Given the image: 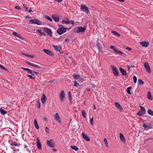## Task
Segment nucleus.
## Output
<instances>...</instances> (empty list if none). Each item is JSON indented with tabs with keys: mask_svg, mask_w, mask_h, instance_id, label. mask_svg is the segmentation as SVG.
Listing matches in <instances>:
<instances>
[{
	"mask_svg": "<svg viewBox=\"0 0 153 153\" xmlns=\"http://www.w3.org/2000/svg\"><path fill=\"white\" fill-rule=\"evenodd\" d=\"M53 47L54 48V49L56 51H59L60 49V47L59 46L54 45H52Z\"/></svg>",
	"mask_w": 153,
	"mask_h": 153,
	"instance_id": "obj_22",
	"label": "nucleus"
},
{
	"mask_svg": "<svg viewBox=\"0 0 153 153\" xmlns=\"http://www.w3.org/2000/svg\"><path fill=\"white\" fill-rule=\"evenodd\" d=\"M80 9L82 11H84L87 14H88L89 13L88 7H86L85 5L81 4Z\"/></svg>",
	"mask_w": 153,
	"mask_h": 153,
	"instance_id": "obj_4",
	"label": "nucleus"
},
{
	"mask_svg": "<svg viewBox=\"0 0 153 153\" xmlns=\"http://www.w3.org/2000/svg\"><path fill=\"white\" fill-rule=\"evenodd\" d=\"M140 111L145 114L146 113V110L144 108L141 106H140Z\"/></svg>",
	"mask_w": 153,
	"mask_h": 153,
	"instance_id": "obj_33",
	"label": "nucleus"
},
{
	"mask_svg": "<svg viewBox=\"0 0 153 153\" xmlns=\"http://www.w3.org/2000/svg\"><path fill=\"white\" fill-rule=\"evenodd\" d=\"M138 85H142L144 83V82L140 79L138 80Z\"/></svg>",
	"mask_w": 153,
	"mask_h": 153,
	"instance_id": "obj_34",
	"label": "nucleus"
},
{
	"mask_svg": "<svg viewBox=\"0 0 153 153\" xmlns=\"http://www.w3.org/2000/svg\"><path fill=\"white\" fill-rule=\"evenodd\" d=\"M54 118L56 121L59 122L60 123H61V118H60L59 116L57 113L55 114L54 115Z\"/></svg>",
	"mask_w": 153,
	"mask_h": 153,
	"instance_id": "obj_12",
	"label": "nucleus"
},
{
	"mask_svg": "<svg viewBox=\"0 0 153 153\" xmlns=\"http://www.w3.org/2000/svg\"><path fill=\"white\" fill-rule=\"evenodd\" d=\"M34 76V75H32V76L31 75H28V74H27L26 75V76L27 77H29L31 79H34L35 77H33V76Z\"/></svg>",
	"mask_w": 153,
	"mask_h": 153,
	"instance_id": "obj_41",
	"label": "nucleus"
},
{
	"mask_svg": "<svg viewBox=\"0 0 153 153\" xmlns=\"http://www.w3.org/2000/svg\"><path fill=\"white\" fill-rule=\"evenodd\" d=\"M47 145L52 148H53L55 146V144L54 143L53 140H48L47 141Z\"/></svg>",
	"mask_w": 153,
	"mask_h": 153,
	"instance_id": "obj_5",
	"label": "nucleus"
},
{
	"mask_svg": "<svg viewBox=\"0 0 153 153\" xmlns=\"http://www.w3.org/2000/svg\"><path fill=\"white\" fill-rule=\"evenodd\" d=\"M144 67H149V65L147 62H145L144 63Z\"/></svg>",
	"mask_w": 153,
	"mask_h": 153,
	"instance_id": "obj_47",
	"label": "nucleus"
},
{
	"mask_svg": "<svg viewBox=\"0 0 153 153\" xmlns=\"http://www.w3.org/2000/svg\"><path fill=\"white\" fill-rule=\"evenodd\" d=\"M133 80L134 83H136L137 81V78L136 76H133Z\"/></svg>",
	"mask_w": 153,
	"mask_h": 153,
	"instance_id": "obj_45",
	"label": "nucleus"
},
{
	"mask_svg": "<svg viewBox=\"0 0 153 153\" xmlns=\"http://www.w3.org/2000/svg\"><path fill=\"white\" fill-rule=\"evenodd\" d=\"M73 82L74 83V86L75 87H77L79 85V84L76 81H74Z\"/></svg>",
	"mask_w": 153,
	"mask_h": 153,
	"instance_id": "obj_36",
	"label": "nucleus"
},
{
	"mask_svg": "<svg viewBox=\"0 0 153 153\" xmlns=\"http://www.w3.org/2000/svg\"><path fill=\"white\" fill-rule=\"evenodd\" d=\"M148 113L150 115L153 116V111L151 109H148Z\"/></svg>",
	"mask_w": 153,
	"mask_h": 153,
	"instance_id": "obj_35",
	"label": "nucleus"
},
{
	"mask_svg": "<svg viewBox=\"0 0 153 153\" xmlns=\"http://www.w3.org/2000/svg\"><path fill=\"white\" fill-rule=\"evenodd\" d=\"M119 50H118L117 49V48H116V49H114V52H115L116 53H118V52L119 51Z\"/></svg>",
	"mask_w": 153,
	"mask_h": 153,
	"instance_id": "obj_51",
	"label": "nucleus"
},
{
	"mask_svg": "<svg viewBox=\"0 0 153 153\" xmlns=\"http://www.w3.org/2000/svg\"><path fill=\"white\" fill-rule=\"evenodd\" d=\"M90 122L91 123V125H93V117H92V118H91L90 120Z\"/></svg>",
	"mask_w": 153,
	"mask_h": 153,
	"instance_id": "obj_46",
	"label": "nucleus"
},
{
	"mask_svg": "<svg viewBox=\"0 0 153 153\" xmlns=\"http://www.w3.org/2000/svg\"><path fill=\"white\" fill-rule=\"evenodd\" d=\"M66 31V28L63 27L62 25H61V27L59 28L57 30V32L59 35H61Z\"/></svg>",
	"mask_w": 153,
	"mask_h": 153,
	"instance_id": "obj_1",
	"label": "nucleus"
},
{
	"mask_svg": "<svg viewBox=\"0 0 153 153\" xmlns=\"http://www.w3.org/2000/svg\"><path fill=\"white\" fill-rule=\"evenodd\" d=\"M82 116L84 118H86V113L85 111V110H83L82 111Z\"/></svg>",
	"mask_w": 153,
	"mask_h": 153,
	"instance_id": "obj_30",
	"label": "nucleus"
},
{
	"mask_svg": "<svg viewBox=\"0 0 153 153\" xmlns=\"http://www.w3.org/2000/svg\"><path fill=\"white\" fill-rule=\"evenodd\" d=\"M34 126L36 129H39V127L37 121H36V119H35L34 121Z\"/></svg>",
	"mask_w": 153,
	"mask_h": 153,
	"instance_id": "obj_23",
	"label": "nucleus"
},
{
	"mask_svg": "<svg viewBox=\"0 0 153 153\" xmlns=\"http://www.w3.org/2000/svg\"><path fill=\"white\" fill-rule=\"evenodd\" d=\"M82 135L83 138L86 141H90V139L89 138L88 136L85 134L84 133H82Z\"/></svg>",
	"mask_w": 153,
	"mask_h": 153,
	"instance_id": "obj_14",
	"label": "nucleus"
},
{
	"mask_svg": "<svg viewBox=\"0 0 153 153\" xmlns=\"http://www.w3.org/2000/svg\"><path fill=\"white\" fill-rule=\"evenodd\" d=\"M120 139L123 142L125 141V139L124 137L123 136V134L122 133H120Z\"/></svg>",
	"mask_w": 153,
	"mask_h": 153,
	"instance_id": "obj_21",
	"label": "nucleus"
},
{
	"mask_svg": "<svg viewBox=\"0 0 153 153\" xmlns=\"http://www.w3.org/2000/svg\"><path fill=\"white\" fill-rule=\"evenodd\" d=\"M111 33H113L114 35L115 36H117L118 37H119L120 36V35L119 33L117 32H116L112 31H111Z\"/></svg>",
	"mask_w": 153,
	"mask_h": 153,
	"instance_id": "obj_28",
	"label": "nucleus"
},
{
	"mask_svg": "<svg viewBox=\"0 0 153 153\" xmlns=\"http://www.w3.org/2000/svg\"><path fill=\"white\" fill-rule=\"evenodd\" d=\"M140 45L143 47L147 48L149 46V43L146 41H143L140 42Z\"/></svg>",
	"mask_w": 153,
	"mask_h": 153,
	"instance_id": "obj_9",
	"label": "nucleus"
},
{
	"mask_svg": "<svg viewBox=\"0 0 153 153\" xmlns=\"http://www.w3.org/2000/svg\"><path fill=\"white\" fill-rule=\"evenodd\" d=\"M92 87L93 88H94L96 87V86L95 85L93 84L92 85Z\"/></svg>",
	"mask_w": 153,
	"mask_h": 153,
	"instance_id": "obj_63",
	"label": "nucleus"
},
{
	"mask_svg": "<svg viewBox=\"0 0 153 153\" xmlns=\"http://www.w3.org/2000/svg\"><path fill=\"white\" fill-rule=\"evenodd\" d=\"M37 144L38 148L39 149H42L41 145L40 142V141L37 138Z\"/></svg>",
	"mask_w": 153,
	"mask_h": 153,
	"instance_id": "obj_19",
	"label": "nucleus"
},
{
	"mask_svg": "<svg viewBox=\"0 0 153 153\" xmlns=\"http://www.w3.org/2000/svg\"><path fill=\"white\" fill-rule=\"evenodd\" d=\"M114 105L118 109H119V110L120 111H121L123 110V108L121 106L119 103H118V102H115L114 103Z\"/></svg>",
	"mask_w": 153,
	"mask_h": 153,
	"instance_id": "obj_13",
	"label": "nucleus"
},
{
	"mask_svg": "<svg viewBox=\"0 0 153 153\" xmlns=\"http://www.w3.org/2000/svg\"><path fill=\"white\" fill-rule=\"evenodd\" d=\"M131 87H129L127 88V93L129 94H131V93L130 92L131 90Z\"/></svg>",
	"mask_w": 153,
	"mask_h": 153,
	"instance_id": "obj_32",
	"label": "nucleus"
},
{
	"mask_svg": "<svg viewBox=\"0 0 153 153\" xmlns=\"http://www.w3.org/2000/svg\"><path fill=\"white\" fill-rule=\"evenodd\" d=\"M110 48L111 49H113L114 51V49H116V48L114 46H111L110 47Z\"/></svg>",
	"mask_w": 153,
	"mask_h": 153,
	"instance_id": "obj_54",
	"label": "nucleus"
},
{
	"mask_svg": "<svg viewBox=\"0 0 153 153\" xmlns=\"http://www.w3.org/2000/svg\"><path fill=\"white\" fill-rule=\"evenodd\" d=\"M36 31L37 32L39 33L40 34L41 33V31L40 30H36Z\"/></svg>",
	"mask_w": 153,
	"mask_h": 153,
	"instance_id": "obj_59",
	"label": "nucleus"
},
{
	"mask_svg": "<svg viewBox=\"0 0 153 153\" xmlns=\"http://www.w3.org/2000/svg\"><path fill=\"white\" fill-rule=\"evenodd\" d=\"M43 51L45 53L48 54V55L51 56H53L54 55L53 52L49 50L46 49H44L43 50Z\"/></svg>",
	"mask_w": 153,
	"mask_h": 153,
	"instance_id": "obj_10",
	"label": "nucleus"
},
{
	"mask_svg": "<svg viewBox=\"0 0 153 153\" xmlns=\"http://www.w3.org/2000/svg\"><path fill=\"white\" fill-rule=\"evenodd\" d=\"M49 130V128L47 127L45 128V131L47 133L48 132Z\"/></svg>",
	"mask_w": 153,
	"mask_h": 153,
	"instance_id": "obj_52",
	"label": "nucleus"
},
{
	"mask_svg": "<svg viewBox=\"0 0 153 153\" xmlns=\"http://www.w3.org/2000/svg\"><path fill=\"white\" fill-rule=\"evenodd\" d=\"M103 141L104 142H105V144L106 146L107 147H108V143L107 141V140L106 138H104L103 140Z\"/></svg>",
	"mask_w": 153,
	"mask_h": 153,
	"instance_id": "obj_39",
	"label": "nucleus"
},
{
	"mask_svg": "<svg viewBox=\"0 0 153 153\" xmlns=\"http://www.w3.org/2000/svg\"><path fill=\"white\" fill-rule=\"evenodd\" d=\"M73 77L74 79L78 80L79 82H82L83 81V79L82 78V77L79 75L73 74Z\"/></svg>",
	"mask_w": 153,
	"mask_h": 153,
	"instance_id": "obj_3",
	"label": "nucleus"
},
{
	"mask_svg": "<svg viewBox=\"0 0 153 153\" xmlns=\"http://www.w3.org/2000/svg\"><path fill=\"white\" fill-rule=\"evenodd\" d=\"M71 147L72 149L76 151L79 149V148L75 146H71Z\"/></svg>",
	"mask_w": 153,
	"mask_h": 153,
	"instance_id": "obj_29",
	"label": "nucleus"
},
{
	"mask_svg": "<svg viewBox=\"0 0 153 153\" xmlns=\"http://www.w3.org/2000/svg\"><path fill=\"white\" fill-rule=\"evenodd\" d=\"M26 62L30 66H34V67H39L38 66L34 65L30 62H28L27 61H26Z\"/></svg>",
	"mask_w": 153,
	"mask_h": 153,
	"instance_id": "obj_25",
	"label": "nucleus"
},
{
	"mask_svg": "<svg viewBox=\"0 0 153 153\" xmlns=\"http://www.w3.org/2000/svg\"><path fill=\"white\" fill-rule=\"evenodd\" d=\"M143 126L144 128V129L145 130H148L149 129L152 128V127H150V125H147L145 123H144L143 124Z\"/></svg>",
	"mask_w": 153,
	"mask_h": 153,
	"instance_id": "obj_18",
	"label": "nucleus"
},
{
	"mask_svg": "<svg viewBox=\"0 0 153 153\" xmlns=\"http://www.w3.org/2000/svg\"><path fill=\"white\" fill-rule=\"evenodd\" d=\"M68 98L69 100V101L71 103H72V96L71 95H70L68 96Z\"/></svg>",
	"mask_w": 153,
	"mask_h": 153,
	"instance_id": "obj_43",
	"label": "nucleus"
},
{
	"mask_svg": "<svg viewBox=\"0 0 153 153\" xmlns=\"http://www.w3.org/2000/svg\"><path fill=\"white\" fill-rule=\"evenodd\" d=\"M65 23L66 25L69 24L70 23V21H66L64 20L62 21V23Z\"/></svg>",
	"mask_w": 153,
	"mask_h": 153,
	"instance_id": "obj_40",
	"label": "nucleus"
},
{
	"mask_svg": "<svg viewBox=\"0 0 153 153\" xmlns=\"http://www.w3.org/2000/svg\"><path fill=\"white\" fill-rule=\"evenodd\" d=\"M147 97L149 100H152V97L151 93L150 92H148Z\"/></svg>",
	"mask_w": 153,
	"mask_h": 153,
	"instance_id": "obj_27",
	"label": "nucleus"
},
{
	"mask_svg": "<svg viewBox=\"0 0 153 153\" xmlns=\"http://www.w3.org/2000/svg\"><path fill=\"white\" fill-rule=\"evenodd\" d=\"M126 49L128 51H130L131 50V48L129 47H127L126 48Z\"/></svg>",
	"mask_w": 153,
	"mask_h": 153,
	"instance_id": "obj_60",
	"label": "nucleus"
},
{
	"mask_svg": "<svg viewBox=\"0 0 153 153\" xmlns=\"http://www.w3.org/2000/svg\"><path fill=\"white\" fill-rule=\"evenodd\" d=\"M43 30L46 32L47 34L51 37L52 35V32L51 30L47 27H44L43 28Z\"/></svg>",
	"mask_w": 153,
	"mask_h": 153,
	"instance_id": "obj_8",
	"label": "nucleus"
},
{
	"mask_svg": "<svg viewBox=\"0 0 153 153\" xmlns=\"http://www.w3.org/2000/svg\"><path fill=\"white\" fill-rule=\"evenodd\" d=\"M41 100L43 104H44L46 101V97L45 95L44 94H42V97Z\"/></svg>",
	"mask_w": 153,
	"mask_h": 153,
	"instance_id": "obj_17",
	"label": "nucleus"
},
{
	"mask_svg": "<svg viewBox=\"0 0 153 153\" xmlns=\"http://www.w3.org/2000/svg\"><path fill=\"white\" fill-rule=\"evenodd\" d=\"M0 112L1 114L3 115L6 114L7 113V112L5 111L4 109L1 108L0 109Z\"/></svg>",
	"mask_w": 153,
	"mask_h": 153,
	"instance_id": "obj_24",
	"label": "nucleus"
},
{
	"mask_svg": "<svg viewBox=\"0 0 153 153\" xmlns=\"http://www.w3.org/2000/svg\"><path fill=\"white\" fill-rule=\"evenodd\" d=\"M1 68L3 70L6 71H8L7 70V69L6 68Z\"/></svg>",
	"mask_w": 153,
	"mask_h": 153,
	"instance_id": "obj_58",
	"label": "nucleus"
},
{
	"mask_svg": "<svg viewBox=\"0 0 153 153\" xmlns=\"http://www.w3.org/2000/svg\"><path fill=\"white\" fill-rule=\"evenodd\" d=\"M98 48L99 49V50L100 52H102V48L100 47V46L99 45H98Z\"/></svg>",
	"mask_w": 153,
	"mask_h": 153,
	"instance_id": "obj_50",
	"label": "nucleus"
},
{
	"mask_svg": "<svg viewBox=\"0 0 153 153\" xmlns=\"http://www.w3.org/2000/svg\"><path fill=\"white\" fill-rule=\"evenodd\" d=\"M29 22H30L32 24H35L38 25H42V23L40 21L36 19L30 20L29 21Z\"/></svg>",
	"mask_w": 153,
	"mask_h": 153,
	"instance_id": "obj_6",
	"label": "nucleus"
},
{
	"mask_svg": "<svg viewBox=\"0 0 153 153\" xmlns=\"http://www.w3.org/2000/svg\"><path fill=\"white\" fill-rule=\"evenodd\" d=\"M146 71L149 73H150L151 71L150 69V68H145Z\"/></svg>",
	"mask_w": 153,
	"mask_h": 153,
	"instance_id": "obj_42",
	"label": "nucleus"
},
{
	"mask_svg": "<svg viewBox=\"0 0 153 153\" xmlns=\"http://www.w3.org/2000/svg\"><path fill=\"white\" fill-rule=\"evenodd\" d=\"M10 146H18V144L17 143V142H14L13 143H11L10 144Z\"/></svg>",
	"mask_w": 153,
	"mask_h": 153,
	"instance_id": "obj_38",
	"label": "nucleus"
},
{
	"mask_svg": "<svg viewBox=\"0 0 153 153\" xmlns=\"http://www.w3.org/2000/svg\"><path fill=\"white\" fill-rule=\"evenodd\" d=\"M14 7L15 9H18V10H21V7H19V6H15Z\"/></svg>",
	"mask_w": 153,
	"mask_h": 153,
	"instance_id": "obj_49",
	"label": "nucleus"
},
{
	"mask_svg": "<svg viewBox=\"0 0 153 153\" xmlns=\"http://www.w3.org/2000/svg\"><path fill=\"white\" fill-rule=\"evenodd\" d=\"M55 1H56L59 2H61L62 1V0H54Z\"/></svg>",
	"mask_w": 153,
	"mask_h": 153,
	"instance_id": "obj_62",
	"label": "nucleus"
},
{
	"mask_svg": "<svg viewBox=\"0 0 153 153\" xmlns=\"http://www.w3.org/2000/svg\"><path fill=\"white\" fill-rule=\"evenodd\" d=\"M28 151L29 153H31V152L30 150L28 148L26 149Z\"/></svg>",
	"mask_w": 153,
	"mask_h": 153,
	"instance_id": "obj_61",
	"label": "nucleus"
},
{
	"mask_svg": "<svg viewBox=\"0 0 153 153\" xmlns=\"http://www.w3.org/2000/svg\"><path fill=\"white\" fill-rule=\"evenodd\" d=\"M120 70L123 75L125 76L126 75V72L125 70L123 69L122 68H120Z\"/></svg>",
	"mask_w": 153,
	"mask_h": 153,
	"instance_id": "obj_20",
	"label": "nucleus"
},
{
	"mask_svg": "<svg viewBox=\"0 0 153 153\" xmlns=\"http://www.w3.org/2000/svg\"><path fill=\"white\" fill-rule=\"evenodd\" d=\"M93 108L94 109H96V106L95 104L93 105Z\"/></svg>",
	"mask_w": 153,
	"mask_h": 153,
	"instance_id": "obj_64",
	"label": "nucleus"
},
{
	"mask_svg": "<svg viewBox=\"0 0 153 153\" xmlns=\"http://www.w3.org/2000/svg\"><path fill=\"white\" fill-rule=\"evenodd\" d=\"M45 18L46 19L50 21H52V20L51 17L49 16H45Z\"/></svg>",
	"mask_w": 153,
	"mask_h": 153,
	"instance_id": "obj_37",
	"label": "nucleus"
},
{
	"mask_svg": "<svg viewBox=\"0 0 153 153\" xmlns=\"http://www.w3.org/2000/svg\"><path fill=\"white\" fill-rule=\"evenodd\" d=\"M40 35L41 36H42V35H43L44 36H45L46 35L44 33L41 32V33H40Z\"/></svg>",
	"mask_w": 153,
	"mask_h": 153,
	"instance_id": "obj_55",
	"label": "nucleus"
},
{
	"mask_svg": "<svg viewBox=\"0 0 153 153\" xmlns=\"http://www.w3.org/2000/svg\"><path fill=\"white\" fill-rule=\"evenodd\" d=\"M52 17L53 20L56 22H58L59 21V18L56 15H52Z\"/></svg>",
	"mask_w": 153,
	"mask_h": 153,
	"instance_id": "obj_16",
	"label": "nucleus"
},
{
	"mask_svg": "<svg viewBox=\"0 0 153 153\" xmlns=\"http://www.w3.org/2000/svg\"><path fill=\"white\" fill-rule=\"evenodd\" d=\"M13 34L15 36H16L19 38H21V37L20 36V35L18 33L16 32H13Z\"/></svg>",
	"mask_w": 153,
	"mask_h": 153,
	"instance_id": "obj_26",
	"label": "nucleus"
},
{
	"mask_svg": "<svg viewBox=\"0 0 153 153\" xmlns=\"http://www.w3.org/2000/svg\"><path fill=\"white\" fill-rule=\"evenodd\" d=\"M59 97L61 101L62 102H63L65 97V94L63 90L61 91L59 94Z\"/></svg>",
	"mask_w": 153,
	"mask_h": 153,
	"instance_id": "obj_7",
	"label": "nucleus"
},
{
	"mask_svg": "<svg viewBox=\"0 0 153 153\" xmlns=\"http://www.w3.org/2000/svg\"><path fill=\"white\" fill-rule=\"evenodd\" d=\"M27 57L32 58L34 57V56H33V55L32 56V55H31L29 54H28V55L27 56Z\"/></svg>",
	"mask_w": 153,
	"mask_h": 153,
	"instance_id": "obj_53",
	"label": "nucleus"
},
{
	"mask_svg": "<svg viewBox=\"0 0 153 153\" xmlns=\"http://www.w3.org/2000/svg\"><path fill=\"white\" fill-rule=\"evenodd\" d=\"M118 54H120V55H122L123 54H124V53H123V52L121 51H119L118 52Z\"/></svg>",
	"mask_w": 153,
	"mask_h": 153,
	"instance_id": "obj_48",
	"label": "nucleus"
},
{
	"mask_svg": "<svg viewBox=\"0 0 153 153\" xmlns=\"http://www.w3.org/2000/svg\"><path fill=\"white\" fill-rule=\"evenodd\" d=\"M70 39H66L65 40V41L66 42H69L70 41Z\"/></svg>",
	"mask_w": 153,
	"mask_h": 153,
	"instance_id": "obj_56",
	"label": "nucleus"
},
{
	"mask_svg": "<svg viewBox=\"0 0 153 153\" xmlns=\"http://www.w3.org/2000/svg\"><path fill=\"white\" fill-rule=\"evenodd\" d=\"M137 115H138L139 116H141L145 114L143 112L141 111H140L138 112H137Z\"/></svg>",
	"mask_w": 153,
	"mask_h": 153,
	"instance_id": "obj_31",
	"label": "nucleus"
},
{
	"mask_svg": "<svg viewBox=\"0 0 153 153\" xmlns=\"http://www.w3.org/2000/svg\"><path fill=\"white\" fill-rule=\"evenodd\" d=\"M112 68L114 75L115 76H118L119 73L117 68Z\"/></svg>",
	"mask_w": 153,
	"mask_h": 153,
	"instance_id": "obj_11",
	"label": "nucleus"
},
{
	"mask_svg": "<svg viewBox=\"0 0 153 153\" xmlns=\"http://www.w3.org/2000/svg\"><path fill=\"white\" fill-rule=\"evenodd\" d=\"M75 32L79 33L80 32H84L86 30V27H82L81 26H78L76 27Z\"/></svg>",
	"mask_w": 153,
	"mask_h": 153,
	"instance_id": "obj_2",
	"label": "nucleus"
},
{
	"mask_svg": "<svg viewBox=\"0 0 153 153\" xmlns=\"http://www.w3.org/2000/svg\"><path fill=\"white\" fill-rule=\"evenodd\" d=\"M37 107L38 108H39L40 107V103L39 102V100H38L37 101Z\"/></svg>",
	"mask_w": 153,
	"mask_h": 153,
	"instance_id": "obj_44",
	"label": "nucleus"
},
{
	"mask_svg": "<svg viewBox=\"0 0 153 153\" xmlns=\"http://www.w3.org/2000/svg\"><path fill=\"white\" fill-rule=\"evenodd\" d=\"M22 68L25 71H27V72L31 74L32 75H33V71L31 70H30L28 68Z\"/></svg>",
	"mask_w": 153,
	"mask_h": 153,
	"instance_id": "obj_15",
	"label": "nucleus"
},
{
	"mask_svg": "<svg viewBox=\"0 0 153 153\" xmlns=\"http://www.w3.org/2000/svg\"><path fill=\"white\" fill-rule=\"evenodd\" d=\"M21 54H22L23 55H24V56H27H27L28 55V54H27L26 53H22Z\"/></svg>",
	"mask_w": 153,
	"mask_h": 153,
	"instance_id": "obj_57",
	"label": "nucleus"
}]
</instances>
